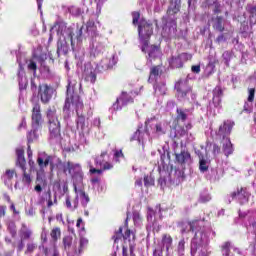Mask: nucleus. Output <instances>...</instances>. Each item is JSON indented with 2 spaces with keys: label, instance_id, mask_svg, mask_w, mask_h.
<instances>
[{
  "label": "nucleus",
  "instance_id": "5fc2aeb1",
  "mask_svg": "<svg viewBox=\"0 0 256 256\" xmlns=\"http://www.w3.org/2000/svg\"><path fill=\"white\" fill-rule=\"evenodd\" d=\"M248 93V102L253 103V101H255V88H250Z\"/></svg>",
  "mask_w": 256,
  "mask_h": 256
},
{
  "label": "nucleus",
  "instance_id": "ddd939ff",
  "mask_svg": "<svg viewBox=\"0 0 256 256\" xmlns=\"http://www.w3.org/2000/svg\"><path fill=\"white\" fill-rule=\"evenodd\" d=\"M37 164L42 173H45V169L49 167L50 165V171H53L55 169V164H53V156L48 155L45 159L42 157L37 158Z\"/></svg>",
  "mask_w": 256,
  "mask_h": 256
},
{
  "label": "nucleus",
  "instance_id": "0e129e2a",
  "mask_svg": "<svg viewBox=\"0 0 256 256\" xmlns=\"http://www.w3.org/2000/svg\"><path fill=\"white\" fill-rule=\"evenodd\" d=\"M198 220H192L190 222H188V225L190 227V230L192 233L195 231V225L198 223Z\"/></svg>",
  "mask_w": 256,
  "mask_h": 256
},
{
  "label": "nucleus",
  "instance_id": "864d4df0",
  "mask_svg": "<svg viewBox=\"0 0 256 256\" xmlns=\"http://www.w3.org/2000/svg\"><path fill=\"white\" fill-rule=\"evenodd\" d=\"M209 201H211L210 194H202L199 198V203H209Z\"/></svg>",
  "mask_w": 256,
  "mask_h": 256
},
{
  "label": "nucleus",
  "instance_id": "de8ad7c7",
  "mask_svg": "<svg viewBox=\"0 0 256 256\" xmlns=\"http://www.w3.org/2000/svg\"><path fill=\"white\" fill-rule=\"evenodd\" d=\"M7 179L11 180L13 177H17V171L15 169H7L5 172Z\"/></svg>",
  "mask_w": 256,
  "mask_h": 256
},
{
  "label": "nucleus",
  "instance_id": "a878e982",
  "mask_svg": "<svg viewBox=\"0 0 256 256\" xmlns=\"http://www.w3.org/2000/svg\"><path fill=\"white\" fill-rule=\"evenodd\" d=\"M222 151L226 157H229V155H233V143H231V138L226 139V143L222 146Z\"/></svg>",
  "mask_w": 256,
  "mask_h": 256
},
{
  "label": "nucleus",
  "instance_id": "f8f14e48",
  "mask_svg": "<svg viewBox=\"0 0 256 256\" xmlns=\"http://www.w3.org/2000/svg\"><path fill=\"white\" fill-rule=\"evenodd\" d=\"M212 103L216 109H221V103L224 95V90L221 85L215 86V88L212 90Z\"/></svg>",
  "mask_w": 256,
  "mask_h": 256
},
{
  "label": "nucleus",
  "instance_id": "a211bd4d",
  "mask_svg": "<svg viewBox=\"0 0 256 256\" xmlns=\"http://www.w3.org/2000/svg\"><path fill=\"white\" fill-rule=\"evenodd\" d=\"M69 53V42H67V38L63 36L57 42V55L58 57L62 55H67Z\"/></svg>",
  "mask_w": 256,
  "mask_h": 256
},
{
  "label": "nucleus",
  "instance_id": "aec40b11",
  "mask_svg": "<svg viewBox=\"0 0 256 256\" xmlns=\"http://www.w3.org/2000/svg\"><path fill=\"white\" fill-rule=\"evenodd\" d=\"M169 66L171 67V69H181L183 67V60L180 54H178L177 56H171V58L169 59Z\"/></svg>",
  "mask_w": 256,
  "mask_h": 256
},
{
  "label": "nucleus",
  "instance_id": "4468645a",
  "mask_svg": "<svg viewBox=\"0 0 256 256\" xmlns=\"http://www.w3.org/2000/svg\"><path fill=\"white\" fill-rule=\"evenodd\" d=\"M107 150L102 151L100 156L95 158V165H99V167H102L103 171H111L113 169V164L111 162H104L105 156H107Z\"/></svg>",
  "mask_w": 256,
  "mask_h": 256
},
{
  "label": "nucleus",
  "instance_id": "8fccbe9b",
  "mask_svg": "<svg viewBox=\"0 0 256 256\" xmlns=\"http://www.w3.org/2000/svg\"><path fill=\"white\" fill-rule=\"evenodd\" d=\"M76 41L81 43L83 41V26L77 29L76 31Z\"/></svg>",
  "mask_w": 256,
  "mask_h": 256
},
{
  "label": "nucleus",
  "instance_id": "c9c22d12",
  "mask_svg": "<svg viewBox=\"0 0 256 256\" xmlns=\"http://www.w3.org/2000/svg\"><path fill=\"white\" fill-rule=\"evenodd\" d=\"M85 81H88L89 83H95V81H97V73L95 72V70H90V72H86Z\"/></svg>",
  "mask_w": 256,
  "mask_h": 256
},
{
  "label": "nucleus",
  "instance_id": "4c0bfd02",
  "mask_svg": "<svg viewBox=\"0 0 256 256\" xmlns=\"http://www.w3.org/2000/svg\"><path fill=\"white\" fill-rule=\"evenodd\" d=\"M114 243H119L123 239V227H119L118 231L112 236Z\"/></svg>",
  "mask_w": 256,
  "mask_h": 256
},
{
  "label": "nucleus",
  "instance_id": "c756f323",
  "mask_svg": "<svg viewBox=\"0 0 256 256\" xmlns=\"http://www.w3.org/2000/svg\"><path fill=\"white\" fill-rule=\"evenodd\" d=\"M50 237H51L53 243H57V241H59V239H61V228L59 226L54 227L50 231Z\"/></svg>",
  "mask_w": 256,
  "mask_h": 256
},
{
  "label": "nucleus",
  "instance_id": "f704fd0d",
  "mask_svg": "<svg viewBox=\"0 0 256 256\" xmlns=\"http://www.w3.org/2000/svg\"><path fill=\"white\" fill-rule=\"evenodd\" d=\"M62 243H63L64 249L66 251H69V249H71V246L73 245V236H70V235L64 236L62 239Z\"/></svg>",
  "mask_w": 256,
  "mask_h": 256
},
{
  "label": "nucleus",
  "instance_id": "bb28decb",
  "mask_svg": "<svg viewBox=\"0 0 256 256\" xmlns=\"http://www.w3.org/2000/svg\"><path fill=\"white\" fill-rule=\"evenodd\" d=\"M213 21V29H215V31H219V33H223V31H225V26L223 25V17L217 16Z\"/></svg>",
  "mask_w": 256,
  "mask_h": 256
},
{
  "label": "nucleus",
  "instance_id": "473e14b6",
  "mask_svg": "<svg viewBox=\"0 0 256 256\" xmlns=\"http://www.w3.org/2000/svg\"><path fill=\"white\" fill-rule=\"evenodd\" d=\"M161 53V47L157 45H151L148 53L149 59H157V56Z\"/></svg>",
  "mask_w": 256,
  "mask_h": 256
},
{
  "label": "nucleus",
  "instance_id": "f03ea898",
  "mask_svg": "<svg viewBox=\"0 0 256 256\" xmlns=\"http://www.w3.org/2000/svg\"><path fill=\"white\" fill-rule=\"evenodd\" d=\"M32 130L27 134L28 145H31L33 141L39 139V135H37V131H39V127L43 123V115L41 114V104L35 103L32 108Z\"/></svg>",
  "mask_w": 256,
  "mask_h": 256
},
{
  "label": "nucleus",
  "instance_id": "f257e3e1",
  "mask_svg": "<svg viewBox=\"0 0 256 256\" xmlns=\"http://www.w3.org/2000/svg\"><path fill=\"white\" fill-rule=\"evenodd\" d=\"M75 87H77V81L68 80L63 111L69 112L71 111V107H74L78 116V120L76 122L77 127H80V129H82L83 131L85 127V116L83 114H79V111H83L84 105L83 101H81V97L77 93H75Z\"/></svg>",
  "mask_w": 256,
  "mask_h": 256
},
{
  "label": "nucleus",
  "instance_id": "20e7f679",
  "mask_svg": "<svg viewBox=\"0 0 256 256\" xmlns=\"http://www.w3.org/2000/svg\"><path fill=\"white\" fill-rule=\"evenodd\" d=\"M175 97L178 101H189V95H193V86L189 84V79H179L175 82Z\"/></svg>",
  "mask_w": 256,
  "mask_h": 256
},
{
  "label": "nucleus",
  "instance_id": "b1692460",
  "mask_svg": "<svg viewBox=\"0 0 256 256\" xmlns=\"http://www.w3.org/2000/svg\"><path fill=\"white\" fill-rule=\"evenodd\" d=\"M19 235L22 241H27V239H31L33 232L27 227L26 224H22Z\"/></svg>",
  "mask_w": 256,
  "mask_h": 256
},
{
  "label": "nucleus",
  "instance_id": "9d476101",
  "mask_svg": "<svg viewBox=\"0 0 256 256\" xmlns=\"http://www.w3.org/2000/svg\"><path fill=\"white\" fill-rule=\"evenodd\" d=\"M133 97L129 96L127 92L123 91L121 96L116 99V102L113 104L114 111H121L123 107L129 105V103H133Z\"/></svg>",
  "mask_w": 256,
  "mask_h": 256
},
{
  "label": "nucleus",
  "instance_id": "c85d7f7f",
  "mask_svg": "<svg viewBox=\"0 0 256 256\" xmlns=\"http://www.w3.org/2000/svg\"><path fill=\"white\" fill-rule=\"evenodd\" d=\"M193 129V124L187 123L185 126H180L177 129V133L180 137H186V135H189V131Z\"/></svg>",
  "mask_w": 256,
  "mask_h": 256
},
{
  "label": "nucleus",
  "instance_id": "e433bc0d",
  "mask_svg": "<svg viewBox=\"0 0 256 256\" xmlns=\"http://www.w3.org/2000/svg\"><path fill=\"white\" fill-rule=\"evenodd\" d=\"M80 197H81L82 206L87 207V205H89V201H91V199L89 198V195L87 193H85V190H80Z\"/></svg>",
  "mask_w": 256,
  "mask_h": 256
},
{
  "label": "nucleus",
  "instance_id": "5701e85b",
  "mask_svg": "<svg viewBox=\"0 0 256 256\" xmlns=\"http://www.w3.org/2000/svg\"><path fill=\"white\" fill-rule=\"evenodd\" d=\"M189 109L177 108L176 109V121H181L185 123L189 119Z\"/></svg>",
  "mask_w": 256,
  "mask_h": 256
},
{
  "label": "nucleus",
  "instance_id": "ea45409f",
  "mask_svg": "<svg viewBox=\"0 0 256 256\" xmlns=\"http://www.w3.org/2000/svg\"><path fill=\"white\" fill-rule=\"evenodd\" d=\"M120 159H125V154H123L122 149H115L114 150V160L116 163H119L121 161Z\"/></svg>",
  "mask_w": 256,
  "mask_h": 256
},
{
  "label": "nucleus",
  "instance_id": "39448f33",
  "mask_svg": "<svg viewBox=\"0 0 256 256\" xmlns=\"http://www.w3.org/2000/svg\"><path fill=\"white\" fill-rule=\"evenodd\" d=\"M16 167H20L22 170V182L25 183V185H29L30 183H33V177L31 176V170L27 172V160H25V150L23 148L16 149Z\"/></svg>",
  "mask_w": 256,
  "mask_h": 256
},
{
  "label": "nucleus",
  "instance_id": "7c9ffc66",
  "mask_svg": "<svg viewBox=\"0 0 256 256\" xmlns=\"http://www.w3.org/2000/svg\"><path fill=\"white\" fill-rule=\"evenodd\" d=\"M76 167H79V165L74 164L71 161H68V162H66V163H64L62 165V171H63V173H67L68 172L69 175H71V173H73V171H75Z\"/></svg>",
  "mask_w": 256,
  "mask_h": 256
},
{
  "label": "nucleus",
  "instance_id": "9b49d317",
  "mask_svg": "<svg viewBox=\"0 0 256 256\" xmlns=\"http://www.w3.org/2000/svg\"><path fill=\"white\" fill-rule=\"evenodd\" d=\"M147 137H149V129L146 127L144 131H141V128H138L131 137L130 141H138V145H141L142 149H145Z\"/></svg>",
  "mask_w": 256,
  "mask_h": 256
},
{
  "label": "nucleus",
  "instance_id": "1a4fd4ad",
  "mask_svg": "<svg viewBox=\"0 0 256 256\" xmlns=\"http://www.w3.org/2000/svg\"><path fill=\"white\" fill-rule=\"evenodd\" d=\"M232 199H238L240 205H245V203H249V197H251V193L247 191V188H238L237 191H234L230 194Z\"/></svg>",
  "mask_w": 256,
  "mask_h": 256
},
{
  "label": "nucleus",
  "instance_id": "423d86ee",
  "mask_svg": "<svg viewBox=\"0 0 256 256\" xmlns=\"http://www.w3.org/2000/svg\"><path fill=\"white\" fill-rule=\"evenodd\" d=\"M38 99H40L41 103L47 105L53 99V88L48 84H39Z\"/></svg>",
  "mask_w": 256,
  "mask_h": 256
},
{
  "label": "nucleus",
  "instance_id": "338daca9",
  "mask_svg": "<svg viewBox=\"0 0 256 256\" xmlns=\"http://www.w3.org/2000/svg\"><path fill=\"white\" fill-rule=\"evenodd\" d=\"M248 13H250V17H256V6H250L248 8Z\"/></svg>",
  "mask_w": 256,
  "mask_h": 256
},
{
  "label": "nucleus",
  "instance_id": "69168bd1",
  "mask_svg": "<svg viewBox=\"0 0 256 256\" xmlns=\"http://www.w3.org/2000/svg\"><path fill=\"white\" fill-rule=\"evenodd\" d=\"M89 172L91 173V175H95V173H98V175H101V173H103V170L102 169L93 168L91 166Z\"/></svg>",
  "mask_w": 256,
  "mask_h": 256
},
{
  "label": "nucleus",
  "instance_id": "3c124183",
  "mask_svg": "<svg viewBox=\"0 0 256 256\" xmlns=\"http://www.w3.org/2000/svg\"><path fill=\"white\" fill-rule=\"evenodd\" d=\"M180 58L182 59V63H185L187 61H191V59H193V55L189 54V53H181L179 54Z\"/></svg>",
  "mask_w": 256,
  "mask_h": 256
},
{
  "label": "nucleus",
  "instance_id": "bf43d9fd",
  "mask_svg": "<svg viewBox=\"0 0 256 256\" xmlns=\"http://www.w3.org/2000/svg\"><path fill=\"white\" fill-rule=\"evenodd\" d=\"M178 251H179V253H183V251H185V239H182L179 241Z\"/></svg>",
  "mask_w": 256,
  "mask_h": 256
},
{
  "label": "nucleus",
  "instance_id": "393cba45",
  "mask_svg": "<svg viewBox=\"0 0 256 256\" xmlns=\"http://www.w3.org/2000/svg\"><path fill=\"white\" fill-rule=\"evenodd\" d=\"M65 205L70 211H75L79 207V195H76L73 205L71 204V196L67 195L65 199Z\"/></svg>",
  "mask_w": 256,
  "mask_h": 256
},
{
  "label": "nucleus",
  "instance_id": "a19ab883",
  "mask_svg": "<svg viewBox=\"0 0 256 256\" xmlns=\"http://www.w3.org/2000/svg\"><path fill=\"white\" fill-rule=\"evenodd\" d=\"M155 185V178L153 176L146 175L144 176V186L145 187H153Z\"/></svg>",
  "mask_w": 256,
  "mask_h": 256
},
{
  "label": "nucleus",
  "instance_id": "2f4dec72",
  "mask_svg": "<svg viewBox=\"0 0 256 256\" xmlns=\"http://www.w3.org/2000/svg\"><path fill=\"white\" fill-rule=\"evenodd\" d=\"M46 117L48 121H55L59 119V117H57V108H55V106L49 107L46 112Z\"/></svg>",
  "mask_w": 256,
  "mask_h": 256
},
{
  "label": "nucleus",
  "instance_id": "680f3d73",
  "mask_svg": "<svg viewBox=\"0 0 256 256\" xmlns=\"http://www.w3.org/2000/svg\"><path fill=\"white\" fill-rule=\"evenodd\" d=\"M156 133H158L159 135H165V131H163V126L161 125V123L156 124Z\"/></svg>",
  "mask_w": 256,
  "mask_h": 256
},
{
  "label": "nucleus",
  "instance_id": "052dcab7",
  "mask_svg": "<svg viewBox=\"0 0 256 256\" xmlns=\"http://www.w3.org/2000/svg\"><path fill=\"white\" fill-rule=\"evenodd\" d=\"M158 184L160 185L161 189H165L167 185V179H165V177H160L158 179Z\"/></svg>",
  "mask_w": 256,
  "mask_h": 256
},
{
  "label": "nucleus",
  "instance_id": "6e6d98bb",
  "mask_svg": "<svg viewBox=\"0 0 256 256\" xmlns=\"http://www.w3.org/2000/svg\"><path fill=\"white\" fill-rule=\"evenodd\" d=\"M199 247H200L199 244H197L196 242H192V245H191V255L192 256L197 255V251H199Z\"/></svg>",
  "mask_w": 256,
  "mask_h": 256
},
{
  "label": "nucleus",
  "instance_id": "79ce46f5",
  "mask_svg": "<svg viewBox=\"0 0 256 256\" xmlns=\"http://www.w3.org/2000/svg\"><path fill=\"white\" fill-rule=\"evenodd\" d=\"M86 29H87V32L90 33V31L92 33H95V31H97V26H95V21L93 20H89L87 23H86Z\"/></svg>",
  "mask_w": 256,
  "mask_h": 256
},
{
  "label": "nucleus",
  "instance_id": "2eb2a0df",
  "mask_svg": "<svg viewBox=\"0 0 256 256\" xmlns=\"http://www.w3.org/2000/svg\"><path fill=\"white\" fill-rule=\"evenodd\" d=\"M48 185L47 178L45 176H41V174H36V185L34 186V191L41 195L43 193V189H45Z\"/></svg>",
  "mask_w": 256,
  "mask_h": 256
},
{
  "label": "nucleus",
  "instance_id": "a18cd8bd",
  "mask_svg": "<svg viewBox=\"0 0 256 256\" xmlns=\"http://www.w3.org/2000/svg\"><path fill=\"white\" fill-rule=\"evenodd\" d=\"M221 250L225 251V255H231V242H224V244L221 246Z\"/></svg>",
  "mask_w": 256,
  "mask_h": 256
},
{
  "label": "nucleus",
  "instance_id": "cd10ccee",
  "mask_svg": "<svg viewBox=\"0 0 256 256\" xmlns=\"http://www.w3.org/2000/svg\"><path fill=\"white\" fill-rule=\"evenodd\" d=\"M162 246L165 247L166 251H169L173 246V237H171L169 234H163Z\"/></svg>",
  "mask_w": 256,
  "mask_h": 256
},
{
  "label": "nucleus",
  "instance_id": "dca6fc26",
  "mask_svg": "<svg viewBox=\"0 0 256 256\" xmlns=\"http://www.w3.org/2000/svg\"><path fill=\"white\" fill-rule=\"evenodd\" d=\"M124 227L126 228V231L123 234L124 241H129L130 244L132 243L133 245H135L137 236H135V232L129 229V217L126 218Z\"/></svg>",
  "mask_w": 256,
  "mask_h": 256
},
{
  "label": "nucleus",
  "instance_id": "37998d69",
  "mask_svg": "<svg viewBox=\"0 0 256 256\" xmlns=\"http://www.w3.org/2000/svg\"><path fill=\"white\" fill-rule=\"evenodd\" d=\"M141 19V13L139 11L132 12V23L133 25H138Z\"/></svg>",
  "mask_w": 256,
  "mask_h": 256
},
{
  "label": "nucleus",
  "instance_id": "0eeeda50",
  "mask_svg": "<svg viewBox=\"0 0 256 256\" xmlns=\"http://www.w3.org/2000/svg\"><path fill=\"white\" fill-rule=\"evenodd\" d=\"M49 139L61 141V121L59 119L48 121Z\"/></svg>",
  "mask_w": 256,
  "mask_h": 256
},
{
  "label": "nucleus",
  "instance_id": "4be33fe9",
  "mask_svg": "<svg viewBox=\"0 0 256 256\" xmlns=\"http://www.w3.org/2000/svg\"><path fill=\"white\" fill-rule=\"evenodd\" d=\"M87 245H89V240L86 238H80L78 245L74 248L75 255H81V253L87 249Z\"/></svg>",
  "mask_w": 256,
  "mask_h": 256
},
{
  "label": "nucleus",
  "instance_id": "603ef678",
  "mask_svg": "<svg viewBox=\"0 0 256 256\" xmlns=\"http://www.w3.org/2000/svg\"><path fill=\"white\" fill-rule=\"evenodd\" d=\"M35 249H37V244H35V243H28L27 246H26L25 254L33 253V251H35Z\"/></svg>",
  "mask_w": 256,
  "mask_h": 256
},
{
  "label": "nucleus",
  "instance_id": "58836bf2",
  "mask_svg": "<svg viewBox=\"0 0 256 256\" xmlns=\"http://www.w3.org/2000/svg\"><path fill=\"white\" fill-rule=\"evenodd\" d=\"M199 169L201 173L209 171V165H207V160H205V158H201L199 160Z\"/></svg>",
  "mask_w": 256,
  "mask_h": 256
},
{
  "label": "nucleus",
  "instance_id": "4d7b16f0",
  "mask_svg": "<svg viewBox=\"0 0 256 256\" xmlns=\"http://www.w3.org/2000/svg\"><path fill=\"white\" fill-rule=\"evenodd\" d=\"M156 91H159L160 95H165L167 93V86L165 84L158 85Z\"/></svg>",
  "mask_w": 256,
  "mask_h": 256
},
{
  "label": "nucleus",
  "instance_id": "7ed1b4c3",
  "mask_svg": "<svg viewBox=\"0 0 256 256\" xmlns=\"http://www.w3.org/2000/svg\"><path fill=\"white\" fill-rule=\"evenodd\" d=\"M153 35V23L145 19H141L138 24V37L142 43V53H147V47H149V40Z\"/></svg>",
  "mask_w": 256,
  "mask_h": 256
},
{
  "label": "nucleus",
  "instance_id": "49530a36",
  "mask_svg": "<svg viewBox=\"0 0 256 256\" xmlns=\"http://www.w3.org/2000/svg\"><path fill=\"white\" fill-rule=\"evenodd\" d=\"M8 231L10 232L11 237H17V226L15 223L8 225Z\"/></svg>",
  "mask_w": 256,
  "mask_h": 256
},
{
  "label": "nucleus",
  "instance_id": "c03bdc74",
  "mask_svg": "<svg viewBox=\"0 0 256 256\" xmlns=\"http://www.w3.org/2000/svg\"><path fill=\"white\" fill-rule=\"evenodd\" d=\"M28 71H32L33 75H36L37 73V62L33 61V60H29L28 63Z\"/></svg>",
  "mask_w": 256,
  "mask_h": 256
},
{
  "label": "nucleus",
  "instance_id": "72a5a7b5",
  "mask_svg": "<svg viewBox=\"0 0 256 256\" xmlns=\"http://www.w3.org/2000/svg\"><path fill=\"white\" fill-rule=\"evenodd\" d=\"M159 75H161V67L160 66H153L150 69V74H149L148 81L150 82L151 79H158Z\"/></svg>",
  "mask_w": 256,
  "mask_h": 256
},
{
  "label": "nucleus",
  "instance_id": "6ab92c4d",
  "mask_svg": "<svg viewBox=\"0 0 256 256\" xmlns=\"http://www.w3.org/2000/svg\"><path fill=\"white\" fill-rule=\"evenodd\" d=\"M175 160L179 165H185L191 161V153H189V151L182 150L181 153L175 154Z\"/></svg>",
  "mask_w": 256,
  "mask_h": 256
},
{
  "label": "nucleus",
  "instance_id": "e2e57ef3",
  "mask_svg": "<svg viewBox=\"0 0 256 256\" xmlns=\"http://www.w3.org/2000/svg\"><path fill=\"white\" fill-rule=\"evenodd\" d=\"M225 41H227V38L225 37V34H220L217 38H216V43L220 44V43H225Z\"/></svg>",
  "mask_w": 256,
  "mask_h": 256
},
{
  "label": "nucleus",
  "instance_id": "774afa93",
  "mask_svg": "<svg viewBox=\"0 0 256 256\" xmlns=\"http://www.w3.org/2000/svg\"><path fill=\"white\" fill-rule=\"evenodd\" d=\"M153 256H163V249H160V250L154 249Z\"/></svg>",
  "mask_w": 256,
  "mask_h": 256
},
{
  "label": "nucleus",
  "instance_id": "6e6552de",
  "mask_svg": "<svg viewBox=\"0 0 256 256\" xmlns=\"http://www.w3.org/2000/svg\"><path fill=\"white\" fill-rule=\"evenodd\" d=\"M235 127V122L233 120H224L223 124L219 126L217 135L222 139H229V135Z\"/></svg>",
  "mask_w": 256,
  "mask_h": 256
},
{
  "label": "nucleus",
  "instance_id": "09e8293b",
  "mask_svg": "<svg viewBox=\"0 0 256 256\" xmlns=\"http://www.w3.org/2000/svg\"><path fill=\"white\" fill-rule=\"evenodd\" d=\"M67 35H68V40H69L70 43H71L72 49H75V42H73V37H74L75 33H73V29L68 28V33H67Z\"/></svg>",
  "mask_w": 256,
  "mask_h": 256
},
{
  "label": "nucleus",
  "instance_id": "f3484780",
  "mask_svg": "<svg viewBox=\"0 0 256 256\" xmlns=\"http://www.w3.org/2000/svg\"><path fill=\"white\" fill-rule=\"evenodd\" d=\"M179 11H181V0H170L167 15L173 17V15H177Z\"/></svg>",
  "mask_w": 256,
  "mask_h": 256
},
{
  "label": "nucleus",
  "instance_id": "412c9836",
  "mask_svg": "<svg viewBox=\"0 0 256 256\" xmlns=\"http://www.w3.org/2000/svg\"><path fill=\"white\" fill-rule=\"evenodd\" d=\"M40 203L47 201V207H53V195L51 193V188H48L47 191H44L43 195L39 198Z\"/></svg>",
  "mask_w": 256,
  "mask_h": 256
},
{
  "label": "nucleus",
  "instance_id": "13d9d810",
  "mask_svg": "<svg viewBox=\"0 0 256 256\" xmlns=\"http://www.w3.org/2000/svg\"><path fill=\"white\" fill-rule=\"evenodd\" d=\"M41 248H42V251H43L45 256L51 255V251H53V249H52L53 247L49 248L47 246L42 245V246H39V249H41Z\"/></svg>",
  "mask_w": 256,
  "mask_h": 256
}]
</instances>
